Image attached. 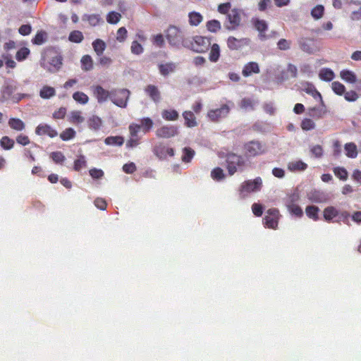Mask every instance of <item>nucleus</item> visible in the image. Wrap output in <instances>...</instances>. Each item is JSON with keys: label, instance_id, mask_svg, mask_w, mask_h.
<instances>
[{"label": "nucleus", "instance_id": "1", "mask_svg": "<svg viewBox=\"0 0 361 361\" xmlns=\"http://www.w3.org/2000/svg\"><path fill=\"white\" fill-rule=\"evenodd\" d=\"M190 34L187 27L170 25L166 31V37L171 47L176 49H187L190 40Z\"/></svg>", "mask_w": 361, "mask_h": 361}, {"label": "nucleus", "instance_id": "2", "mask_svg": "<svg viewBox=\"0 0 361 361\" xmlns=\"http://www.w3.org/2000/svg\"><path fill=\"white\" fill-rule=\"evenodd\" d=\"M211 46V40L207 37L200 35L191 36L187 49L197 53L207 51Z\"/></svg>", "mask_w": 361, "mask_h": 361}, {"label": "nucleus", "instance_id": "3", "mask_svg": "<svg viewBox=\"0 0 361 361\" xmlns=\"http://www.w3.org/2000/svg\"><path fill=\"white\" fill-rule=\"evenodd\" d=\"M130 92L125 88H114L111 90L110 101L116 106L126 108L128 105Z\"/></svg>", "mask_w": 361, "mask_h": 361}, {"label": "nucleus", "instance_id": "4", "mask_svg": "<svg viewBox=\"0 0 361 361\" xmlns=\"http://www.w3.org/2000/svg\"><path fill=\"white\" fill-rule=\"evenodd\" d=\"M262 187V179L257 177L253 180L244 181L240 188V194L242 197H245L251 192H257L261 190Z\"/></svg>", "mask_w": 361, "mask_h": 361}, {"label": "nucleus", "instance_id": "5", "mask_svg": "<svg viewBox=\"0 0 361 361\" xmlns=\"http://www.w3.org/2000/svg\"><path fill=\"white\" fill-rule=\"evenodd\" d=\"M227 169L231 176L238 171H242L245 166V159L235 154H229L226 159Z\"/></svg>", "mask_w": 361, "mask_h": 361}, {"label": "nucleus", "instance_id": "6", "mask_svg": "<svg viewBox=\"0 0 361 361\" xmlns=\"http://www.w3.org/2000/svg\"><path fill=\"white\" fill-rule=\"evenodd\" d=\"M265 150V146L258 141H250L245 145V154L247 157L260 155L263 154Z\"/></svg>", "mask_w": 361, "mask_h": 361}, {"label": "nucleus", "instance_id": "7", "mask_svg": "<svg viewBox=\"0 0 361 361\" xmlns=\"http://www.w3.org/2000/svg\"><path fill=\"white\" fill-rule=\"evenodd\" d=\"M279 212L276 209H268L267 214L263 219V224L265 227L276 229L278 226Z\"/></svg>", "mask_w": 361, "mask_h": 361}, {"label": "nucleus", "instance_id": "8", "mask_svg": "<svg viewBox=\"0 0 361 361\" xmlns=\"http://www.w3.org/2000/svg\"><path fill=\"white\" fill-rule=\"evenodd\" d=\"M91 90L99 104L105 103L111 99V90L110 91L105 90L98 85L92 86Z\"/></svg>", "mask_w": 361, "mask_h": 361}, {"label": "nucleus", "instance_id": "9", "mask_svg": "<svg viewBox=\"0 0 361 361\" xmlns=\"http://www.w3.org/2000/svg\"><path fill=\"white\" fill-rule=\"evenodd\" d=\"M229 111L230 107L227 104H223L220 108L209 111L207 116L212 121L216 122L226 117Z\"/></svg>", "mask_w": 361, "mask_h": 361}, {"label": "nucleus", "instance_id": "10", "mask_svg": "<svg viewBox=\"0 0 361 361\" xmlns=\"http://www.w3.org/2000/svg\"><path fill=\"white\" fill-rule=\"evenodd\" d=\"M307 199L314 203L321 204L328 202L330 199L329 195L322 190H312L307 195Z\"/></svg>", "mask_w": 361, "mask_h": 361}, {"label": "nucleus", "instance_id": "11", "mask_svg": "<svg viewBox=\"0 0 361 361\" xmlns=\"http://www.w3.org/2000/svg\"><path fill=\"white\" fill-rule=\"evenodd\" d=\"M240 12L236 9H233L227 15V21L225 23V27L230 30H235L240 25Z\"/></svg>", "mask_w": 361, "mask_h": 361}, {"label": "nucleus", "instance_id": "12", "mask_svg": "<svg viewBox=\"0 0 361 361\" xmlns=\"http://www.w3.org/2000/svg\"><path fill=\"white\" fill-rule=\"evenodd\" d=\"M250 44L248 38L237 39L234 37H229L227 39V46L231 50H238Z\"/></svg>", "mask_w": 361, "mask_h": 361}, {"label": "nucleus", "instance_id": "13", "mask_svg": "<svg viewBox=\"0 0 361 361\" xmlns=\"http://www.w3.org/2000/svg\"><path fill=\"white\" fill-rule=\"evenodd\" d=\"M252 24L255 27V28L259 32V38L262 41L267 40L269 37L266 35V31L268 29V25L267 22L264 20H260L259 18H252Z\"/></svg>", "mask_w": 361, "mask_h": 361}, {"label": "nucleus", "instance_id": "14", "mask_svg": "<svg viewBox=\"0 0 361 361\" xmlns=\"http://www.w3.org/2000/svg\"><path fill=\"white\" fill-rule=\"evenodd\" d=\"M178 128L173 126H164L158 128L156 135L161 138H170L178 134Z\"/></svg>", "mask_w": 361, "mask_h": 361}, {"label": "nucleus", "instance_id": "15", "mask_svg": "<svg viewBox=\"0 0 361 361\" xmlns=\"http://www.w3.org/2000/svg\"><path fill=\"white\" fill-rule=\"evenodd\" d=\"M144 91L152 102L156 104L160 102L161 99V92L156 85H148L145 87Z\"/></svg>", "mask_w": 361, "mask_h": 361}, {"label": "nucleus", "instance_id": "16", "mask_svg": "<svg viewBox=\"0 0 361 361\" xmlns=\"http://www.w3.org/2000/svg\"><path fill=\"white\" fill-rule=\"evenodd\" d=\"M35 133L38 135H47L50 137H54L58 135L56 130L47 124L39 125L35 129Z\"/></svg>", "mask_w": 361, "mask_h": 361}, {"label": "nucleus", "instance_id": "17", "mask_svg": "<svg viewBox=\"0 0 361 361\" xmlns=\"http://www.w3.org/2000/svg\"><path fill=\"white\" fill-rule=\"evenodd\" d=\"M299 44L300 49L308 54H313L317 50L314 46V41L312 39H302L300 40Z\"/></svg>", "mask_w": 361, "mask_h": 361}, {"label": "nucleus", "instance_id": "18", "mask_svg": "<svg viewBox=\"0 0 361 361\" xmlns=\"http://www.w3.org/2000/svg\"><path fill=\"white\" fill-rule=\"evenodd\" d=\"M62 61L63 58L60 54L51 57L49 62V66L47 67V70L51 73L59 71L63 64Z\"/></svg>", "mask_w": 361, "mask_h": 361}, {"label": "nucleus", "instance_id": "19", "mask_svg": "<svg viewBox=\"0 0 361 361\" xmlns=\"http://www.w3.org/2000/svg\"><path fill=\"white\" fill-rule=\"evenodd\" d=\"M320 103V106H314L309 109V115L310 116L314 118H320L323 116V115L326 113V105L324 104V101L319 102Z\"/></svg>", "mask_w": 361, "mask_h": 361}, {"label": "nucleus", "instance_id": "20", "mask_svg": "<svg viewBox=\"0 0 361 361\" xmlns=\"http://www.w3.org/2000/svg\"><path fill=\"white\" fill-rule=\"evenodd\" d=\"M158 67L160 74L166 77L176 71V64L173 62H168L160 63Z\"/></svg>", "mask_w": 361, "mask_h": 361}, {"label": "nucleus", "instance_id": "21", "mask_svg": "<svg viewBox=\"0 0 361 361\" xmlns=\"http://www.w3.org/2000/svg\"><path fill=\"white\" fill-rule=\"evenodd\" d=\"M103 121L100 117L96 115L90 116L87 119V125L90 130L93 131H98L100 130Z\"/></svg>", "mask_w": 361, "mask_h": 361}, {"label": "nucleus", "instance_id": "22", "mask_svg": "<svg viewBox=\"0 0 361 361\" xmlns=\"http://www.w3.org/2000/svg\"><path fill=\"white\" fill-rule=\"evenodd\" d=\"M259 73V67L257 63L256 62H249L245 65L243 67L242 73L243 76L248 77L251 75L252 73Z\"/></svg>", "mask_w": 361, "mask_h": 361}, {"label": "nucleus", "instance_id": "23", "mask_svg": "<svg viewBox=\"0 0 361 361\" xmlns=\"http://www.w3.org/2000/svg\"><path fill=\"white\" fill-rule=\"evenodd\" d=\"M345 155L350 159H355L357 157V148L354 142H348L344 145Z\"/></svg>", "mask_w": 361, "mask_h": 361}, {"label": "nucleus", "instance_id": "24", "mask_svg": "<svg viewBox=\"0 0 361 361\" xmlns=\"http://www.w3.org/2000/svg\"><path fill=\"white\" fill-rule=\"evenodd\" d=\"M185 120V124L188 128H193L197 126V122L194 114L190 111H185L183 114Z\"/></svg>", "mask_w": 361, "mask_h": 361}, {"label": "nucleus", "instance_id": "25", "mask_svg": "<svg viewBox=\"0 0 361 361\" xmlns=\"http://www.w3.org/2000/svg\"><path fill=\"white\" fill-rule=\"evenodd\" d=\"M307 168V164L301 160L293 161L288 163V169L290 171H302Z\"/></svg>", "mask_w": 361, "mask_h": 361}, {"label": "nucleus", "instance_id": "26", "mask_svg": "<svg viewBox=\"0 0 361 361\" xmlns=\"http://www.w3.org/2000/svg\"><path fill=\"white\" fill-rule=\"evenodd\" d=\"M323 213H324V218L326 221H332V219L338 216L339 214L338 210L333 206H329V207H326L324 209Z\"/></svg>", "mask_w": 361, "mask_h": 361}, {"label": "nucleus", "instance_id": "27", "mask_svg": "<svg viewBox=\"0 0 361 361\" xmlns=\"http://www.w3.org/2000/svg\"><path fill=\"white\" fill-rule=\"evenodd\" d=\"M340 76L345 82L353 84L357 81V76L354 72L350 70H343L340 73Z\"/></svg>", "mask_w": 361, "mask_h": 361}, {"label": "nucleus", "instance_id": "28", "mask_svg": "<svg viewBox=\"0 0 361 361\" xmlns=\"http://www.w3.org/2000/svg\"><path fill=\"white\" fill-rule=\"evenodd\" d=\"M48 39V34L44 30L38 31L32 39V42L36 45L44 44Z\"/></svg>", "mask_w": 361, "mask_h": 361}, {"label": "nucleus", "instance_id": "29", "mask_svg": "<svg viewBox=\"0 0 361 361\" xmlns=\"http://www.w3.org/2000/svg\"><path fill=\"white\" fill-rule=\"evenodd\" d=\"M304 90L307 94L311 95L315 100L322 102L323 99L321 94L317 90L313 85L307 83Z\"/></svg>", "mask_w": 361, "mask_h": 361}, {"label": "nucleus", "instance_id": "30", "mask_svg": "<svg viewBox=\"0 0 361 361\" xmlns=\"http://www.w3.org/2000/svg\"><path fill=\"white\" fill-rule=\"evenodd\" d=\"M319 77L322 80L330 82L334 78L335 74L331 69L324 68L319 71Z\"/></svg>", "mask_w": 361, "mask_h": 361}, {"label": "nucleus", "instance_id": "31", "mask_svg": "<svg viewBox=\"0 0 361 361\" xmlns=\"http://www.w3.org/2000/svg\"><path fill=\"white\" fill-rule=\"evenodd\" d=\"M106 145L111 146H122L124 143V138L122 136H109L104 140Z\"/></svg>", "mask_w": 361, "mask_h": 361}, {"label": "nucleus", "instance_id": "32", "mask_svg": "<svg viewBox=\"0 0 361 361\" xmlns=\"http://www.w3.org/2000/svg\"><path fill=\"white\" fill-rule=\"evenodd\" d=\"M69 121L73 124H80L85 121V118L80 111H72L69 114Z\"/></svg>", "mask_w": 361, "mask_h": 361}, {"label": "nucleus", "instance_id": "33", "mask_svg": "<svg viewBox=\"0 0 361 361\" xmlns=\"http://www.w3.org/2000/svg\"><path fill=\"white\" fill-rule=\"evenodd\" d=\"M9 126L17 131H22L24 130L25 126L23 121L20 118H11L8 121Z\"/></svg>", "mask_w": 361, "mask_h": 361}, {"label": "nucleus", "instance_id": "34", "mask_svg": "<svg viewBox=\"0 0 361 361\" xmlns=\"http://www.w3.org/2000/svg\"><path fill=\"white\" fill-rule=\"evenodd\" d=\"M257 102L251 98H243L240 104V106L245 111H252L255 109Z\"/></svg>", "mask_w": 361, "mask_h": 361}, {"label": "nucleus", "instance_id": "35", "mask_svg": "<svg viewBox=\"0 0 361 361\" xmlns=\"http://www.w3.org/2000/svg\"><path fill=\"white\" fill-rule=\"evenodd\" d=\"M166 149H167V147L162 143H159L154 146V153L159 159H164L166 158Z\"/></svg>", "mask_w": 361, "mask_h": 361}, {"label": "nucleus", "instance_id": "36", "mask_svg": "<svg viewBox=\"0 0 361 361\" xmlns=\"http://www.w3.org/2000/svg\"><path fill=\"white\" fill-rule=\"evenodd\" d=\"M319 209L318 207L314 205L307 206L305 209V213L307 216L313 219L314 221H317L319 219L318 212Z\"/></svg>", "mask_w": 361, "mask_h": 361}, {"label": "nucleus", "instance_id": "37", "mask_svg": "<svg viewBox=\"0 0 361 361\" xmlns=\"http://www.w3.org/2000/svg\"><path fill=\"white\" fill-rule=\"evenodd\" d=\"M92 47L96 54L101 56L106 49V44L103 40L97 39L92 42Z\"/></svg>", "mask_w": 361, "mask_h": 361}, {"label": "nucleus", "instance_id": "38", "mask_svg": "<svg viewBox=\"0 0 361 361\" xmlns=\"http://www.w3.org/2000/svg\"><path fill=\"white\" fill-rule=\"evenodd\" d=\"M55 94V89L49 86H44L39 92V96L42 99H49L54 97Z\"/></svg>", "mask_w": 361, "mask_h": 361}, {"label": "nucleus", "instance_id": "39", "mask_svg": "<svg viewBox=\"0 0 361 361\" xmlns=\"http://www.w3.org/2000/svg\"><path fill=\"white\" fill-rule=\"evenodd\" d=\"M141 129L144 133L149 132L153 127L154 122L149 117H145L140 119Z\"/></svg>", "mask_w": 361, "mask_h": 361}, {"label": "nucleus", "instance_id": "40", "mask_svg": "<svg viewBox=\"0 0 361 361\" xmlns=\"http://www.w3.org/2000/svg\"><path fill=\"white\" fill-rule=\"evenodd\" d=\"M178 113L173 109L164 110L161 113V116L166 121H176L178 118Z\"/></svg>", "mask_w": 361, "mask_h": 361}, {"label": "nucleus", "instance_id": "41", "mask_svg": "<svg viewBox=\"0 0 361 361\" xmlns=\"http://www.w3.org/2000/svg\"><path fill=\"white\" fill-rule=\"evenodd\" d=\"M211 47L209 53V60L212 62H216L220 56V48L217 44H214Z\"/></svg>", "mask_w": 361, "mask_h": 361}, {"label": "nucleus", "instance_id": "42", "mask_svg": "<svg viewBox=\"0 0 361 361\" xmlns=\"http://www.w3.org/2000/svg\"><path fill=\"white\" fill-rule=\"evenodd\" d=\"M287 209L292 216L301 218L303 216V211L298 204H291L287 206Z\"/></svg>", "mask_w": 361, "mask_h": 361}, {"label": "nucleus", "instance_id": "43", "mask_svg": "<svg viewBox=\"0 0 361 361\" xmlns=\"http://www.w3.org/2000/svg\"><path fill=\"white\" fill-rule=\"evenodd\" d=\"M188 17L190 24L193 26L198 25L202 20V16L197 12H190Z\"/></svg>", "mask_w": 361, "mask_h": 361}, {"label": "nucleus", "instance_id": "44", "mask_svg": "<svg viewBox=\"0 0 361 361\" xmlns=\"http://www.w3.org/2000/svg\"><path fill=\"white\" fill-rule=\"evenodd\" d=\"M73 99L81 104H86L89 101L88 96L82 92H75L73 94Z\"/></svg>", "mask_w": 361, "mask_h": 361}, {"label": "nucleus", "instance_id": "45", "mask_svg": "<svg viewBox=\"0 0 361 361\" xmlns=\"http://www.w3.org/2000/svg\"><path fill=\"white\" fill-rule=\"evenodd\" d=\"M195 155V151L190 147H184L183 149L182 161L185 163H189Z\"/></svg>", "mask_w": 361, "mask_h": 361}, {"label": "nucleus", "instance_id": "46", "mask_svg": "<svg viewBox=\"0 0 361 361\" xmlns=\"http://www.w3.org/2000/svg\"><path fill=\"white\" fill-rule=\"evenodd\" d=\"M81 66L84 71H90L93 67L92 59L90 56L85 55L81 59Z\"/></svg>", "mask_w": 361, "mask_h": 361}, {"label": "nucleus", "instance_id": "47", "mask_svg": "<svg viewBox=\"0 0 361 361\" xmlns=\"http://www.w3.org/2000/svg\"><path fill=\"white\" fill-rule=\"evenodd\" d=\"M83 39H84L83 35H82V32H80L79 30L72 31L68 36V39L71 42H75V43H80L83 40Z\"/></svg>", "mask_w": 361, "mask_h": 361}, {"label": "nucleus", "instance_id": "48", "mask_svg": "<svg viewBox=\"0 0 361 361\" xmlns=\"http://www.w3.org/2000/svg\"><path fill=\"white\" fill-rule=\"evenodd\" d=\"M82 20L88 21L90 25L92 26H96L97 25L99 24V23L100 21V17L97 14H91V15L85 14L83 16Z\"/></svg>", "mask_w": 361, "mask_h": 361}, {"label": "nucleus", "instance_id": "49", "mask_svg": "<svg viewBox=\"0 0 361 361\" xmlns=\"http://www.w3.org/2000/svg\"><path fill=\"white\" fill-rule=\"evenodd\" d=\"M75 133H76L73 128H68L61 133L60 137L63 141H68L73 139L75 136Z\"/></svg>", "mask_w": 361, "mask_h": 361}, {"label": "nucleus", "instance_id": "50", "mask_svg": "<svg viewBox=\"0 0 361 361\" xmlns=\"http://www.w3.org/2000/svg\"><path fill=\"white\" fill-rule=\"evenodd\" d=\"M207 29L212 32H216L221 29V23L217 20H211L207 23Z\"/></svg>", "mask_w": 361, "mask_h": 361}, {"label": "nucleus", "instance_id": "51", "mask_svg": "<svg viewBox=\"0 0 361 361\" xmlns=\"http://www.w3.org/2000/svg\"><path fill=\"white\" fill-rule=\"evenodd\" d=\"M300 200V195L298 192H294L290 194L286 200V206H290L291 204H298L297 203Z\"/></svg>", "mask_w": 361, "mask_h": 361}, {"label": "nucleus", "instance_id": "52", "mask_svg": "<svg viewBox=\"0 0 361 361\" xmlns=\"http://www.w3.org/2000/svg\"><path fill=\"white\" fill-rule=\"evenodd\" d=\"M324 11V6L322 5H317L312 9L311 15L314 19L317 20L323 16Z\"/></svg>", "mask_w": 361, "mask_h": 361}, {"label": "nucleus", "instance_id": "53", "mask_svg": "<svg viewBox=\"0 0 361 361\" xmlns=\"http://www.w3.org/2000/svg\"><path fill=\"white\" fill-rule=\"evenodd\" d=\"M211 177L214 180L219 181L224 178L225 174L224 173V171L221 168L217 167L212 171Z\"/></svg>", "mask_w": 361, "mask_h": 361}, {"label": "nucleus", "instance_id": "54", "mask_svg": "<svg viewBox=\"0 0 361 361\" xmlns=\"http://www.w3.org/2000/svg\"><path fill=\"white\" fill-rule=\"evenodd\" d=\"M30 49L27 47L20 48L16 53V59L18 61L25 60L30 54Z\"/></svg>", "mask_w": 361, "mask_h": 361}, {"label": "nucleus", "instance_id": "55", "mask_svg": "<svg viewBox=\"0 0 361 361\" xmlns=\"http://www.w3.org/2000/svg\"><path fill=\"white\" fill-rule=\"evenodd\" d=\"M0 145L4 149H11L14 145V141L8 136H4L0 140Z\"/></svg>", "mask_w": 361, "mask_h": 361}, {"label": "nucleus", "instance_id": "56", "mask_svg": "<svg viewBox=\"0 0 361 361\" xmlns=\"http://www.w3.org/2000/svg\"><path fill=\"white\" fill-rule=\"evenodd\" d=\"M86 166V159L84 155H80L78 158L74 161V170L79 171L82 168Z\"/></svg>", "mask_w": 361, "mask_h": 361}, {"label": "nucleus", "instance_id": "57", "mask_svg": "<svg viewBox=\"0 0 361 361\" xmlns=\"http://www.w3.org/2000/svg\"><path fill=\"white\" fill-rule=\"evenodd\" d=\"M121 19V14L115 11H111L106 16V20L110 24H116Z\"/></svg>", "mask_w": 361, "mask_h": 361}, {"label": "nucleus", "instance_id": "58", "mask_svg": "<svg viewBox=\"0 0 361 361\" xmlns=\"http://www.w3.org/2000/svg\"><path fill=\"white\" fill-rule=\"evenodd\" d=\"M332 90L338 95H342L345 93V86L337 81L333 82L331 84Z\"/></svg>", "mask_w": 361, "mask_h": 361}, {"label": "nucleus", "instance_id": "59", "mask_svg": "<svg viewBox=\"0 0 361 361\" xmlns=\"http://www.w3.org/2000/svg\"><path fill=\"white\" fill-rule=\"evenodd\" d=\"M334 174L342 180L348 178V171L343 167H336L334 169Z\"/></svg>", "mask_w": 361, "mask_h": 361}, {"label": "nucleus", "instance_id": "60", "mask_svg": "<svg viewBox=\"0 0 361 361\" xmlns=\"http://www.w3.org/2000/svg\"><path fill=\"white\" fill-rule=\"evenodd\" d=\"M130 136L138 137V133L141 130V126L137 123H130L128 126Z\"/></svg>", "mask_w": 361, "mask_h": 361}, {"label": "nucleus", "instance_id": "61", "mask_svg": "<svg viewBox=\"0 0 361 361\" xmlns=\"http://www.w3.org/2000/svg\"><path fill=\"white\" fill-rule=\"evenodd\" d=\"M130 50L133 54L140 55L143 52L144 49L137 41H133L131 44Z\"/></svg>", "mask_w": 361, "mask_h": 361}, {"label": "nucleus", "instance_id": "62", "mask_svg": "<svg viewBox=\"0 0 361 361\" xmlns=\"http://www.w3.org/2000/svg\"><path fill=\"white\" fill-rule=\"evenodd\" d=\"M301 127L304 130H310L315 128V123L310 118H305L302 122Z\"/></svg>", "mask_w": 361, "mask_h": 361}, {"label": "nucleus", "instance_id": "63", "mask_svg": "<svg viewBox=\"0 0 361 361\" xmlns=\"http://www.w3.org/2000/svg\"><path fill=\"white\" fill-rule=\"evenodd\" d=\"M50 157L56 164H61L66 159L64 155L61 152H54L51 154Z\"/></svg>", "mask_w": 361, "mask_h": 361}, {"label": "nucleus", "instance_id": "64", "mask_svg": "<svg viewBox=\"0 0 361 361\" xmlns=\"http://www.w3.org/2000/svg\"><path fill=\"white\" fill-rule=\"evenodd\" d=\"M152 42L154 45H156L158 47H162L165 44L163 35L158 34L154 36Z\"/></svg>", "mask_w": 361, "mask_h": 361}]
</instances>
